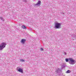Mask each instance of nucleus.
Returning a JSON list of instances; mask_svg holds the SVG:
<instances>
[{"mask_svg":"<svg viewBox=\"0 0 76 76\" xmlns=\"http://www.w3.org/2000/svg\"><path fill=\"white\" fill-rule=\"evenodd\" d=\"M64 14H65V13H64V12H62V14L64 15Z\"/></svg>","mask_w":76,"mask_h":76,"instance_id":"16","label":"nucleus"},{"mask_svg":"<svg viewBox=\"0 0 76 76\" xmlns=\"http://www.w3.org/2000/svg\"><path fill=\"white\" fill-rule=\"evenodd\" d=\"M64 54L65 55H66V52H64Z\"/></svg>","mask_w":76,"mask_h":76,"instance_id":"15","label":"nucleus"},{"mask_svg":"<svg viewBox=\"0 0 76 76\" xmlns=\"http://www.w3.org/2000/svg\"><path fill=\"white\" fill-rule=\"evenodd\" d=\"M17 70L18 72H20V73H23V69L20 68V67L19 66L17 67Z\"/></svg>","mask_w":76,"mask_h":76,"instance_id":"4","label":"nucleus"},{"mask_svg":"<svg viewBox=\"0 0 76 76\" xmlns=\"http://www.w3.org/2000/svg\"><path fill=\"white\" fill-rule=\"evenodd\" d=\"M21 27H22V28H23V29H25L26 28H27L26 27V26H24V25L22 26Z\"/></svg>","mask_w":76,"mask_h":76,"instance_id":"8","label":"nucleus"},{"mask_svg":"<svg viewBox=\"0 0 76 76\" xmlns=\"http://www.w3.org/2000/svg\"><path fill=\"white\" fill-rule=\"evenodd\" d=\"M0 19L1 20H2V21H4V18H3L2 17H0Z\"/></svg>","mask_w":76,"mask_h":76,"instance_id":"10","label":"nucleus"},{"mask_svg":"<svg viewBox=\"0 0 76 76\" xmlns=\"http://www.w3.org/2000/svg\"><path fill=\"white\" fill-rule=\"evenodd\" d=\"M71 72L70 70H68L66 72V73H70Z\"/></svg>","mask_w":76,"mask_h":76,"instance_id":"9","label":"nucleus"},{"mask_svg":"<svg viewBox=\"0 0 76 76\" xmlns=\"http://www.w3.org/2000/svg\"><path fill=\"white\" fill-rule=\"evenodd\" d=\"M41 51H43L44 50V49L42 48H41L40 49Z\"/></svg>","mask_w":76,"mask_h":76,"instance_id":"14","label":"nucleus"},{"mask_svg":"<svg viewBox=\"0 0 76 76\" xmlns=\"http://www.w3.org/2000/svg\"><path fill=\"white\" fill-rule=\"evenodd\" d=\"M41 1H38L37 3L36 4H34V6H39V5H41Z\"/></svg>","mask_w":76,"mask_h":76,"instance_id":"6","label":"nucleus"},{"mask_svg":"<svg viewBox=\"0 0 76 76\" xmlns=\"http://www.w3.org/2000/svg\"><path fill=\"white\" fill-rule=\"evenodd\" d=\"M20 61H21V62H23L24 61H25V60H24L23 59H20Z\"/></svg>","mask_w":76,"mask_h":76,"instance_id":"11","label":"nucleus"},{"mask_svg":"<svg viewBox=\"0 0 76 76\" xmlns=\"http://www.w3.org/2000/svg\"><path fill=\"white\" fill-rule=\"evenodd\" d=\"M6 44L4 42H2L0 45V50H3V49L5 48Z\"/></svg>","mask_w":76,"mask_h":76,"instance_id":"3","label":"nucleus"},{"mask_svg":"<svg viewBox=\"0 0 76 76\" xmlns=\"http://www.w3.org/2000/svg\"><path fill=\"white\" fill-rule=\"evenodd\" d=\"M61 69L60 68H58L57 69L56 71V73H60V72H61Z\"/></svg>","mask_w":76,"mask_h":76,"instance_id":"7","label":"nucleus"},{"mask_svg":"<svg viewBox=\"0 0 76 76\" xmlns=\"http://www.w3.org/2000/svg\"><path fill=\"white\" fill-rule=\"evenodd\" d=\"M73 35H74V34H73Z\"/></svg>","mask_w":76,"mask_h":76,"instance_id":"17","label":"nucleus"},{"mask_svg":"<svg viewBox=\"0 0 76 76\" xmlns=\"http://www.w3.org/2000/svg\"><path fill=\"white\" fill-rule=\"evenodd\" d=\"M55 29H60V28H61V23H56L55 25Z\"/></svg>","mask_w":76,"mask_h":76,"instance_id":"2","label":"nucleus"},{"mask_svg":"<svg viewBox=\"0 0 76 76\" xmlns=\"http://www.w3.org/2000/svg\"><path fill=\"white\" fill-rule=\"evenodd\" d=\"M66 67V65L65 64H64L63 65H62L61 67L62 68H64V67Z\"/></svg>","mask_w":76,"mask_h":76,"instance_id":"12","label":"nucleus"},{"mask_svg":"<svg viewBox=\"0 0 76 76\" xmlns=\"http://www.w3.org/2000/svg\"><path fill=\"white\" fill-rule=\"evenodd\" d=\"M23 2H24L25 3H27L28 1L26 0H23Z\"/></svg>","mask_w":76,"mask_h":76,"instance_id":"13","label":"nucleus"},{"mask_svg":"<svg viewBox=\"0 0 76 76\" xmlns=\"http://www.w3.org/2000/svg\"><path fill=\"white\" fill-rule=\"evenodd\" d=\"M65 60L66 62H68L69 61H70V62H69V64H73V63H76V61H75V60H74L73 58H66L65 59Z\"/></svg>","mask_w":76,"mask_h":76,"instance_id":"1","label":"nucleus"},{"mask_svg":"<svg viewBox=\"0 0 76 76\" xmlns=\"http://www.w3.org/2000/svg\"><path fill=\"white\" fill-rule=\"evenodd\" d=\"M21 44H25V42H26V39H22L20 41Z\"/></svg>","mask_w":76,"mask_h":76,"instance_id":"5","label":"nucleus"}]
</instances>
